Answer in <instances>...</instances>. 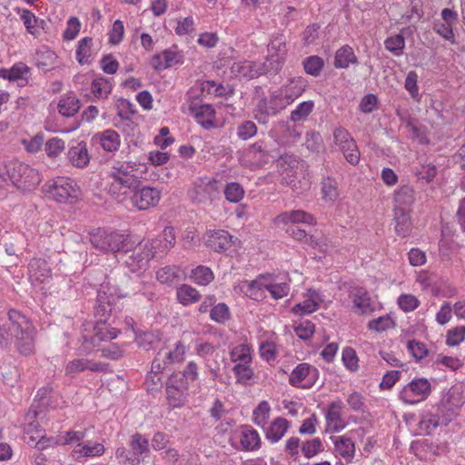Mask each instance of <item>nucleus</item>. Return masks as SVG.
<instances>
[{
    "label": "nucleus",
    "instance_id": "obj_32",
    "mask_svg": "<svg viewBox=\"0 0 465 465\" xmlns=\"http://www.w3.org/2000/svg\"><path fill=\"white\" fill-rule=\"evenodd\" d=\"M415 192L411 186L404 185L399 188L394 193L393 211L411 212V206L415 201Z\"/></svg>",
    "mask_w": 465,
    "mask_h": 465
},
{
    "label": "nucleus",
    "instance_id": "obj_10",
    "mask_svg": "<svg viewBox=\"0 0 465 465\" xmlns=\"http://www.w3.org/2000/svg\"><path fill=\"white\" fill-rule=\"evenodd\" d=\"M162 199V191L157 187L143 185L135 187L131 196L132 205L139 211L156 207Z\"/></svg>",
    "mask_w": 465,
    "mask_h": 465
},
{
    "label": "nucleus",
    "instance_id": "obj_22",
    "mask_svg": "<svg viewBox=\"0 0 465 465\" xmlns=\"http://www.w3.org/2000/svg\"><path fill=\"white\" fill-rule=\"evenodd\" d=\"M331 440L333 443L334 451L347 463L352 462L356 453V446L352 439L348 434H344L332 436Z\"/></svg>",
    "mask_w": 465,
    "mask_h": 465
},
{
    "label": "nucleus",
    "instance_id": "obj_23",
    "mask_svg": "<svg viewBox=\"0 0 465 465\" xmlns=\"http://www.w3.org/2000/svg\"><path fill=\"white\" fill-rule=\"evenodd\" d=\"M270 274H261L252 281H244L241 284V290L252 300H263L266 297V280H268Z\"/></svg>",
    "mask_w": 465,
    "mask_h": 465
},
{
    "label": "nucleus",
    "instance_id": "obj_57",
    "mask_svg": "<svg viewBox=\"0 0 465 465\" xmlns=\"http://www.w3.org/2000/svg\"><path fill=\"white\" fill-rule=\"evenodd\" d=\"M17 13L20 14V19L22 20L26 32L30 35H36L38 28V18L35 15L28 9H18Z\"/></svg>",
    "mask_w": 465,
    "mask_h": 465
},
{
    "label": "nucleus",
    "instance_id": "obj_43",
    "mask_svg": "<svg viewBox=\"0 0 465 465\" xmlns=\"http://www.w3.org/2000/svg\"><path fill=\"white\" fill-rule=\"evenodd\" d=\"M201 293L193 286L182 284L176 289L177 301L183 306H189L200 301Z\"/></svg>",
    "mask_w": 465,
    "mask_h": 465
},
{
    "label": "nucleus",
    "instance_id": "obj_30",
    "mask_svg": "<svg viewBox=\"0 0 465 465\" xmlns=\"http://www.w3.org/2000/svg\"><path fill=\"white\" fill-rule=\"evenodd\" d=\"M231 74L235 78L252 79L261 74V68L252 61H238L232 64Z\"/></svg>",
    "mask_w": 465,
    "mask_h": 465
},
{
    "label": "nucleus",
    "instance_id": "obj_1",
    "mask_svg": "<svg viewBox=\"0 0 465 465\" xmlns=\"http://www.w3.org/2000/svg\"><path fill=\"white\" fill-rule=\"evenodd\" d=\"M7 315L9 323L0 326L1 347H7L14 340L15 346L21 355H33L35 351L37 335L33 322L15 309L9 310Z\"/></svg>",
    "mask_w": 465,
    "mask_h": 465
},
{
    "label": "nucleus",
    "instance_id": "obj_9",
    "mask_svg": "<svg viewBox=\"0 0 465 465\" xmlns=\"http://www.w3.org/2000/svg\"><path fill=\"white\" fill-rule=\"evenodd\" d=\"M288 54L286 38L282 34L273 35L267 46L266 61L270 70L279 71L286 61Z\"/></svg>",
    "mask_w": 465,
    "mask_h": 465
},
{
    "label": "nucleus",
    "instance_id": "obj_45",
    "mask_svg": "<svg viewBox=\"0 0 465 465\" xmlns=\"http://www.w3.org/2000/svg\"><path fill=\"white\" fill-rule=\"evenodd\" d=\"M156 279L162 284L172 285L182 280V271L177 266H165L156 272Z\"/></svg>",
    "mask_w": 465,
    "mask_h": 465
},
{
    "label": "nucleus",
    "instance_id": "obj_13",
    "mask_svg": "<svg viewBox=\"0 0 465 465\" xmlns=\"http://www.w3.org/2000/svg\"><path fill=\"white\" fill-rule=\"evenodd\" d=\"M344 404L341 400L330 402L324 411L325 432L339 433L347 426V421L342 417Z\"/></svg>",
    "mask_w": 465,
    "mask_h": 465
},
{
    "label": "nucleus",
    "instance_id": "obj_53",
    "mask_svg": "<svg viewBox=\"0 0 465 465\" xmlns=\"http://www.w3.org/2000/svg\"><path fill=\"white\" fill-rule=\"evenodd\" d=\"M130 448L133 454L138 457V461H140L139 457L150 452L149 441L141 433H134L131 436Z\"/></svg>",
    "mask_w": 465,
    "mask_h": 465
},
{
    "label": "nucleus",
    "instance_id": "obj_54",
    "mask_svg": "<svg viewBox=\"0 0 465 465\" xmlns=\"http://www.w3.org/2000/svg\"><path fill=\"white\" fill-rule=\"evenodd\" d=\"M154 368V360L152 362L151 371L145 379V387L148 391H159L163 388V371Z\"/></svg>",
    "mask_w": 465,
    "mask_h": 465
},
{
    "label": "nucleus",
    "instance_id": "obj_46",
    "mask_svg": "<svg viewBox=\"0 0 465 465\" xmlns=\"http://www.w3.org/2000/svg\"><path fill=\"white\" fill-rule=\"evenodd\" d=\"M112 89L111 82L104 76H96L91 81V93L95 99L107 98Z\"/></svg>",
    "mask_w": 465,
    "mask_h": 465
},
{
    "label": "nucleus",
    "instance_id": "obj_36",
    "mask_svg": "<svg viewBox=\"0 0 465 465\" xmlns=\"http://www.w3.org/2000/svg\"><path fill=\"white\" fill-rule=\"evenodd\" d=\"M59 114L64 117H72L78 113L80 109V101L76 95L70 92L61 96L57 104Z\"/></svg>",
    "mask_w": 465,
    "mask_h": 465
},
{
    "label": "nucleus",
    "instance_id": "obj_55",
    "mask_svg": "<svg viewBox=\"0 0 465 465\" xmlns=\"http://www.w3.org/2000/svg\"><path fill=\"white\" fill-rule=\"evenodd\" d=\"M323 450V442L319 437L302 442L301 452L307 459L313 458Z\"/></svg>",
    "mask_w": 465,
    "mask_h": 465
},
{
    "label": "nucleus",
    "instance_id": "obj_34",
    "mask_svg": "<svg viewBox=\"0 0 465 465\" xmlns=\"http://www.w3.org/2000/svg\"><path fill=\"white\" fill-rule=\"evenodd\" d=\"M104 447L101 443L86 441L85 443H78L72 451L74 460L82 458L98 457L104 453Z\"/></svg>",
    "mask_w": 465,
    "mask_h": 465
},
{
    "label": "nucleus",
    "instance_id": "obj_4",
    "mask_svg": "<svg viewBox=\"0 0 465 465\" xmlns=\"http://www.w3.org/2000/svg\"><path fill=\"white\" fill-rule=\"evenodd\" d=\"M43 189L48 198L61 203L74 204L82 198L80 187L70 178L59 177L49 181Z\"/></svg>",
    "mask_w": 465,
    "mask_h": 465
},
{
    "label": "nucleus",
    "instance_id": "obj_40",
    "mask_svg": "<svg viewBox=\"0 0 465 465\" xmlns=\"http://www.w3.org/2000/svg\"><path fill=\"white\" fill-rule=\"evenodd\" d=\"M253 349L247 341L234 345L230 351V360L236 363L252 362Z\"/></svg>",
    "mask_w": 465,
    "mask_h": 465
},
{
    "label": "nucleus",
    "instance_id": "obj_51",
    "mask_svg": "<svg viewBox=\"0 0 465 465\" xmlns=\"http://www.w3.org/2000/svg\"><path fill=\"white\" fill-rule=\"evenodd\" d=\"M92 45L91 37L82 38L77 45L75 51V58L80 64H89L92 61Z\"/></svg>",
    "mask_w": 465,
    "mask_h": 465
},
{
    "label": "nucleus",
    "instance_id": "obj_56",
    "mask_svg": "<svg viewBox=\"0 0 465 465\" xmlns=\"http://www.w3.org/2000/svg\"><path fill=\"white\" fill-rule=\"evenodd\" d=\"M192 281L201 286H206L214 279L213 271L206 266L199 265L192 271Z\"/></svg>",
    "mask_w": 465,
    "mask_h": 465
},
{
    "label": "nucleus",
    "instance_id": "obj_47",
    "mask_svg": "<svg viewBox=\"0 0 465 465\" xmlns=\"http://www.w3.org/2000/svg\"><path fill=\"white\" fill-rule=\"evenodd\" d=\"M287 105L293 103L304 91L301 80H291L287 84L279 88Z\"/></svg>",
    "mask_w": 465,
    "mask_h": 465
},
{
    "label": "nucleus",
    "instance_id": "obj_27",
    "mask_svg": "<svg viewBox=\"0 0 465 465\" xmlns=\"http://www.w3.org/2000/svg\"><path fill=\"white\" fill-rule=\"evenodd\" d=\"M69 163L76 168H85L90 163V153L87 143L84 141L77 143L76 145L71 146L67 153Z\"/></svg>",
    "mask_w": 465,
    "mask_h": 465
},
{
    "label": "nucleus",
    "instance_id": "obj_14",
    "mask_svg": "<svg viewBox=\"0 0 465 465\" xmlns=\"http://www.w3.org/2000/svg\"><path fill=\"white\" fill-rule=\"evenodd\" d=\"M318 379V370L308 363L298 364L289 376L291 385L302 388H312Z\"/></svg>",
    "mask_w": 465,
    "mask_h": 465
},
{
    "label": "nucleus",
    "instance_id": "obj_26",
    "mask_svg": "<svg viewBox=\"0 0 465 465\" xmlns=\"http://www.w3.org/2000/svg\"><path fill=\"white\" fill-rule=\"evenodd\" d=\"M93 139L107 153L116 152L121 145L120 134L114 129H106L95 134Z\"/></svg>",
    "mask_w": 465,
    "mask_h": 465
},
{
    "label": "nucleus",
    "instance_id": "obj_18",
    "mask_svg": "<svg viewBox=\"0 0 465 465\" xmlns=\"http://www.w3.org/2000/svg\"><path fill=\"white\" fill-rule=\"evenodd\" d=\"M287 106L280 89H278L270 97L261 99L257 104L256 111L267 117L274 116Z\"/></svg>",
    "mask_w": 465,
    "mask_h": 465
},
{
    "label": "nucleus",
    "instance_id": "obj_2",
    "mask_svg": "<svg viewBox=\"0 0 465 465\" xmlns=\"http://www.w3.org/2000/svg\"><path fill=\"white\" fill-rule=\"evenodd\" d=\"M138 164L134 162H124L113 166L107 173L108 191L118 201H123L128 191L139 183L136 174Z\"/></svg>",
    "mask_w": 465,
    "mask_h": 465
},
{
    "label": "nucleus",
    "instance_id": "obj_63",
    "mask_svg": "<svg viewBox=\"0 0 465 465\" xmlns=\"http://www.w3.org/2000/svg\"><path fill=\"white\" fill-rule=\"evenodd\" d=\"M231 317L229 307L224 302L214 305L210 311V318L217 323H224Z\"/></svg>",
    "mask_w": 465,
    "mask_h": 465
},
{
    "label": "nucleus",
    "instance_id": "obj_12",
    "mask_svg": "<svg viewBox=\"0 0 465 465\" xmlns=\"http://www.w3.org/2000/svg\"><path fill=\"white\" fill-rule=\"evenodd\" d=\"M187 346L183 341H177L173 348L161 349L154 357V368L165 370L172 364H179L184 361Z\"/></svg>",
    "mask_w": 465,
    "mask_h": 465
},
{
    "label": "nucleus",
    "instance_id": "obj_3",
    "mask_svg": "<svg viewBox=\"0 0 465 465\" xmlns=\"http://www.w3.org/2000/svg\"><path fill=\"white\" fill-rule=\"evenodd\" d=\"M93 246L104 253L128 254L134 247V237L116 231L98 230L92 235Z\"/></svg>",
    "mask_w": 465,
    "mask_h": 465
},
{
    "label": "nucleus",
    "instance_id": "obj_33",
    "mask_svg": "<svg viewBox=\"0 0 465 465\" xmlns=\"http://www.w3.org/2000/svg\"><path fill=\"white\" fill-rule=\"evenodd\" d=\"M29 277L33 282H44L51 278V270L45 260L35 258L29 262Z\"/></svg>",
    "mask_w": 465,
    "mask_h": 465
},
{
    "label": "nucleus",
    "instance_id": "obj_61",
    "mask_svg": "<svg viewBox=\"0 0 465 465\" xmlns=\"http://www.w3.org/2000/svg\"><path fill=\"white\" fill-rule=\"evenodd\" d=\"M385 48L394 55H401L405 47V39L402 35L398 34L389 36L384 41Z\"/></svg>",
    "mask_w": 465,
    "mask_h": 465
},
{
    "label": "nucleus",
    "instance_id": "obj_31",
    "mask_svg": "<svg viewBox=\"0 0 465 465\" xmlns=\"http://www.w3.org/2000/svg\"><path fill=\"white\" fill-rule=\"evenodd\" d=\"M277 335L273 331H266L262 336L259 346L261 357L266 361H274L278 354Z\"/></svg>",
    "mask_w": 465,
    "mask_h": 465
},
{
    "label": "nucleus",
    "instance_id": "obj_52",
    "mask_svg": "<svg viewBox=\"0 0 465 465\" xmlns=\"http://www.w3.org/2000/svg\"><path fill=\"white\" fill-rule=\"evenodd\" d=\"M188 393L185 391L175 389L173 386H166V400L172 409H180L187 402Z\"/></svg>",
    "mask_w": 465,
    "mask_h": 465
},
{
    "label": "nucleus",
    "instance_id": "obj_37",
    "mask_svg": "<svg viewBox=\"0 0 465 465\" xmlns=\"http://www.w3.org/2000/svg\"><path fill=\"white\" fill-rule=\"evenodd\" d=\"M394 213V231L400 237L405 238L411 235L412 231V222L411 213L407 211H393Z\"/></svg>",
    "mask_w": 465,
    "mask_h": 465
},
{
    "label": "nucleus",
    "instance_id": "obj_8",
    "mask_svg": "<svg viewBox=\"0 0 465 465\" xmlns=\"http://www.w3.org/2000/svg\"><path fill=\"white\" fill-rule=\"evenodd\" d=\"M203 241L207 248L218 253H224L231 247H242V241L223 229L207 230Z\"/></svg>",
    "mask_w": 465,
    "mask_h": 465
},
{
    "label": "nucleus",
    "instance_id": "obj_41",
    "mask_svg": "<svg viewBox=\"0 0 465 465\" xmlns=\"http://www.w3.org/2000/svg\"><path fill=\"white\" fill-rule=\"evenodd\" d=\"M357 63V56L350 45H345L336 51L333 64L336 68H347L350 64Z\"/></svg>",
    "mask_w": 465,
    "mask_h": 465
},
{
    "label": "nucleus",
    "instance_id": "obj_20",
    "mask_svg": "<svg viewBox=\"0 0 465 465\" xmlns=\"http://www.w3.org/2000/svg\"><path fill=\"white\" fill-rule=\"evenodd\" d=\"M183 63V54L173 49H165L153 55L151 66L156 71H162Z\"/></svg>",
    "mask_w": 465,
    "mask_h": 465
},
{
    "label": "nucleus",
    "instance_id": "obj_38",
    "mask_svg": "<svg viewBox=\"0 0 465 465\" xmlns=\"http://www.w3.org/2000/svg\"><path fill=\"white\" fill-rule=\"evenodd\" d=\"M353 305L361 313H367L371 309V298L363 287H353L350 291Z\"/></svg>",
    "mask_w": 465,
    "mask_h": 465
},
{
    "label": "nucleus",
    "instance_id": "obj_11",
    "mask_svg": "<svg viewBox=\"0 0 465 465\" xmlns=\"http://www.w3.org/2000/svg\"><path fill=\"white\" fill-rule=\"evenodd\" d=\"M333 139L334 143L343 153L346 161L352 165H356L360 161L361 153L349 131L343 127L336 128L333 131Z\"/></svg>",
    "mask_w": 465,
    "mask_h": 465
},
{
    "label": "nucleus",
    "instance_id": "obj_25",
    "mask_svg": "<svg viewBox=\"0 0 465 465\" xmlns=\"http://www.w3.org/2000/svg\"><path fill=\"white\" fill-rule=\"evenodd\" d=\"M304 301L292 307V312L295 315L311 314L319 309L322 302L321 294L314 289H308L304 294Z\"/></svg>",
    "mask_w": 465,
    "mask_h": 465
},
{
    "label": "nucleus",
    "instance_id": "obj_39",
    "mask_svg": "<svg viewBox=\"0 0 465 465\" xmlns=\"http://www.w3.org/2000/svg\"><path fill=\"white\" fill-rule=\"evenodd\" d=\"M252 362L236 363L232 367L236 382L242 385H251L254 382L255 373Z\"/></svg>",
    "mask_w": 465,
    "mask_h": 465
},
{
    "label": "nucleus",
    "instance_id": "obj_16",
    "mask_svg": "<svg viewBox=\"0 0 465 465\" xmlns=\"http://www.w3.org/2000/svg\"><path fill=\"white\" fill-rule=\"evenodd\" d=\"M233 438L240 442V449L244 451H254L260 449L262 440L256 430L250 425H243L233 432Z\"/></svg>",
    "mask_w": 465,
    "mask_h": 465
},
{
    "label": "nucleus",
    "instance_id": "obj_15",
    "mask_svg": "<svg viewBox=\"0 0 465 465\" xmlns=\"http://www.w3.org/2000/svg\"><path fill=\"white\" fill-rule=\"evenodd\" d=\"M216 190L217 181L215 179L199 178L193 182L189 195L194 202L204 203L213 199V193Z\"/></svg>",
    "mask_w": 465,
    "mask_h": 465
},
{
    "label": "nucleus",
    "instance_id": "obj_59",
    "mask_svg": "<svg viewBox=\"0 0 465 465\" xmlns=\"http://www.w3.org/2000/svg\"><path fill=\"white\" fill-rule=\"evenodd\" d=\"M341 361L348 371L354 372L359 370V358L353 348L345 347L342 350Z\"/></svg>",
    "mask_w": 465,
    "mask_h": 465
},
{
    "label": "nucleus",
    "instance_id": "obj_58",
    "mask_svg": "<svg viewBox=\"0 0 465 465\" xmlns=\"http://www.w3.org/2000/svg\"><path fill=\"white\" fill-rule=\"evenodd\" d=\"M245 192L242 186L238 183H229L224 188L225 199L233 203H240L244 197Z\"/></svg>",
    "mask_w": 465,
    "mask_h": 465
},
{
    "label": "nucleus",
    "instance_id": "obj_5",
    "mask_svg": "<svg viewBox=\"0 0 465 465\" xmlns=\"http://www.w3.org/2000/svg\"><path fill=\"white\" fill-rule=\"evenodd\" d=\"M8 175L13 184L23 192L35 190L41 183L39 172L29 164L20 162L12 163Z\"/></svg>",
    "mask_w": 465,
    "mask_h": 465
},
{
    "label": "nucleus",
    "instance_id": "obj_24",
    "mask_svg": "<svg viewBox=\"0 0 465 465\" xmlns=\"http://www.w3.org/2000/svg\"><path fill=\"white\" fill-rule=\"evenodd\" d=\"M291 428V421L279 416L274 418L271 423L263 429L266 440L271 443L280 441Z\"/></svg>",
    "mask_w": 465,
    "mask_h": 465
},
{
    "label": "nucleus",
    "instance_id": "obj_35",
    "mask_svg": "<svg viewBox=\"0 0 465 465\" xmlns=\"http://www.w3.org/2000/svg\"><path fill=\"white\" fill-rule=\"evenodd\" d=\"M153 243L157 253H164L172 249L176 242V236L174 228L167 226L163 231L153 240L150 241Z\"/></svg>",
    "mask_w": 465,
    "mask_h": 465
},
{
    "label": "nucleus",
    "instance_id": "obj_42",
    "mask_svg": "<svg viewBox=\"0 0 465 465\" xmlns=\"http://www.w3.org/2000/svg\"><path fill=\"white\" fill-rule=\"evenodd\" d=\"M35 412L27 413L26 423L25 427V439L29 445H33L40 437L45 433V430L41 428L39 422L35 420Z\"/></svg>",
    "mask_w": 465,
    "mask_h": 465
},
{
    "label": "nucleus",
    "instance_id": "obj_17",
    "mask_svg": "<svg viewBox=\"0 0 465 465\" xmlns=\"http://www.w3.org/2000/svg\"><path fill=\"white\" fill-rule=\"evenodd\" d=\"M105 369L106 364L103 362L86 358H74L66 363L64 367V373L68 377L74 378L78 373L85 371L102 372L104 371Z\"/></svg>",
    "mask_w": 465,
    "mask_h": 465
},
{
    "label": "nucleus",
    "instance_id": "obj_6",
    "mask_svg": "<svg viewBox=\"0 0 465 465\" xmlns=\"http://www.w3.org/2000/svg\"><path fill=\"white\" fill-rule=\"evenodd\" d=\"M155 247L150 241L138 242L134 238V247L130 250L131 254L124 260V263L134 272L145 268L157 253Z\"/></svg>",
    "mask_w": 465,
    "mask_h": 465
},
{
    "label": "nucleus",
    "instance_id": "obj_44",
    "mask_svg": "<svg viewBox=\"0 0 465 465\" xmlns=\"http://www.w3.org/2000/svg\"><path fill=\"white\" fill-rule=\"evenodd\" d=\"M291 235L294 240L305 243L313 249L317 248L323 252L326 251L327 244L322 239H318L314 235L308 234L304 230L299 228L293 229Z\"/></svg>",
    "mask_w": 465,
    "mask_h": 465
},
{
    "label": "nucleus",
    "instance_id": "obj_50",
    "mask_svg": "<svg viewBox=\"0 0 465 465\" xmlns=\"http://www.w3.org/2000/svg\"><path fill=\"white\" fill-rule=\"evenodd\" d=\"M322 199L326 203H334L340 195L338 183L331 177H325L321 182Z\"/></svg>",
    "mask_w": 465,
    "mask_h": 465
},
{
    "label": "nucleus",
    "instance_id": "obj_49",
    "mask_svg": "<svg viewBox=\"0 0 465 465\" xmlns=\"http://www.w3.org/2000/svg\"><path fill=\"white\" fill-rule=\"evenodd\" d=\"M272 408L270 403L267 401H262L252 411V422L256 426L264 429L268 424Z\"/></svg>",
    "mask_w": 465,
    "mask_h": 465
},
{
    "label": "nucleus",
    "instance_id": "obj_60",
    "mask_svg": "<svg viewBox=\"0 0 465 465\" xmlns=\"http://www.w3.org/2000/svg\"><path fill=\"white\" fill-rule=\"evenodd\" d=\"M302 64L306 74L318 76L323 68L324 61L318 55H312L307 57Z\"/></svg>",
    "mask_w": 465,
    "mask_h": 465
},
{
    "label": "nucleus",
    "instance_id": "obj_21",
    "mask_svg": "<svg viewBox=\"0 0 465 465\" xmlns=\"http://www.w3.org/2000/svg\"><path fill=\"white\" fill-rule=\"evenodd\" d=\"M266 157L267 153L262 144L255 143L242 152L240 163L243 166L255 169L262 165Z\"/></svg>",
    "mask_w": 465,
    "mask_h": 465
},
{
    "label": "nucleus",
    "instance_id": "obj_62",
    "mask_svg": "<svg viewBox=\"0 0 465 465\" xmlns=\"http://www.w3.org/2000/svg\"><path fill=\"white\" fill-rule=\"evenodd\" d=\"M399 308L404 312H411L415 311L420 304L419 299L410 293H402L397 299Z\"/></svg>",
    "mask_w": 465,
    "mask_h": 465
},
{
    "label": "nucleus",
    "instance_id": "obj_29",
    "mask_svg": "<svg viewBox=\"0 0 465 465\" xmlns=\"http://www.w3.org/2000/svg\"><path fill=\"white\" fill-rule=\"evenodd\" d=\"M119 334L120 330L111 327L106 321L99 320L94 326V334L90 341L94 346H97L99 342L114 340Z\"/></svg>",
    "mask_w": 465,
    "mask_h": 465
},
{
    "label": "nucleus",
    "instance_id": "obj_48",
    "mask_svg": "<svg viewBox=\"0 0 465 465\" xmlns=\"http://www.w3.org/2000/svg\"><path fill=\"white\" fill-rule=\"evenodd\" d=\"M368 329L375 332H382L393 329L396 326L394 313L390 312L368 322Z\"/></svg>",
    "mask_w": 465,
    "mask_h": 465
},
{
    "label": "nucleus",
    "instance_id": "obj_28",
    "mask_svg": "<svg viewBox=\"0 0 465 465\" xmlns=\"http://www.w3.org/2000/svg\"><path fill=\"white\" fill-rule=\"evenodd\" d=\"M195 121L204 129H213L215 124V110L211 104H201L199 106L190 105Z\"/></svg>",
    "mask_w": 465,
    "mask_h": 465
},
{
    "label": "nucleus",
    "instance_id": "obj_64",
    "mask_svg": "<svg viewBox=\"0 0 465 465\" xmlns=\"http://www.w3.org/2000/svg\"><path fill=\"white\" fill-rule=\"evenodd\" d=\"M465 341V326H456L448 330L446 333V344L455 347Z\"/></svg>",
    "mask_w": 465,
    "mask_h": 465
},
{
    "label": "nucleus",
    "instance_id": "obj_19",
    "mask_svg": "<svg viewBox=\"0 0 465 465\" xmlns=\"http://www.w3.org/2000/svg\"><path fill=\"white\" fill-rule=\"evenodd\" d=\"M316 223V218L312 213L303 210L283 212L273 219V223L276 226L287 225L289 223L315 225Z\"/></svg>",
    "mask_w": 465,
    "mask_h": 465
},
{
    "label": "nucleus",
    "instance_id": "obj_7",
    "mask_svg": "<svg viewBox=\"0 0 465 465\" xmlns=\"http://www.w3.org/2000/svg\"><path fill=\"white\" fill-rule=\"evenodd\" d=\"M431 393V384L426 378H415L404 385L399 399L407 405H415L425 401Z\"/></svg>",
    "mask_w": 465,
    "mask_h": 465
}]
</instances>
